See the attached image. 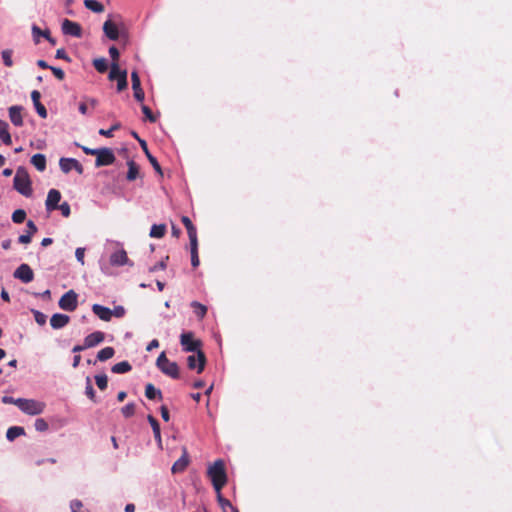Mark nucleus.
<instances>
[{"label": "nucleus", "instance_id": "nucleus-37", "mask_svg": "<svg viewBox=\"0 0 512 512\" xmlns=\"http://www.w3.org/2000/svg\"><path fill=\"white\" fill-rule=\"evenodd\" d=\"M93 66L99 73H104L108 69V63L105 58L94 59Z\"/></svg>", "mask_w": 512, "mask_h": 512}, {"label": "nucleus", "instance_id": "nucleus-59", "mask_svg": "<svg viewBox=\"0 0 512 512\" xmlns=\"http://www.w3.org/2000/svg\"><path fill=\"white\" fill-rule=\"evenodd\" d=\"M79 111L81 114L86 115L88 112V104L86 101L79 104Z\"/></svg>", "mask_w": 512, "mask_h": 512}, {"label": "nucleus", "instance_id": "nucleus-39", "mask_svg": "<svg viewBox=\"0 0 512 512\" xmlns=\"http://www.w3.org/2000/svg\"><path fill=\"white\" fill-rule=\"evenodd\" d=\"M2 60L7 67L13 66V60H12V50L6 49L3 50L1 53Z\"/></svg>", "mask_w": 512, "mask_h": 512}, {"label": "nucleus", "instance_id": "nucleus-1", "mask_svg": "<svg viewBox=\"0 0 512 512\" xmlns=\"http://www.w3.org/2000/svg\"><path fill=\"white\" fill-rule=\"evenodd\" d=\"M207 476L210 478L216 493H219L227 483L224 461L218 459L210 465L207 469Z\"/></svg>", "mask_w": 512, "mask_h": 512}, {"label": "nucleus", "instance_id": "nucleus-41", "mask_svg": "<svg viewBox=\"0 0 512 512\" xmlns=\"http://www.w3.org/2000/svg\"><path fill=\"white\" fill-rule=\"evenodd\" d=\"M217 501L224 512H226L227 507L230 509H232V507H234L228 499H226L222 496L221 491L219 493H217Z\"/></svg>", "mask_w": 512, "mask_h": 512}, {"label": "nucleus", "instance_id": "nucleus-48", "mask_svg": "<svg viewBox=\"0 0 512 512\" xmlns=\"http://www.w3.org/2000/svg\"><path fill=\"white\" fill-rule=\"evenodd\" d=\"M57 209H59L61 214L66 218L71 214L70 205L67 202H63L62 204L58 205Z\"/></svg>", "mask_w": 512, "mask_h": 512}, {"label": "nucleus", "instance_id": "nucleus-50", "mask_svg": "<svg viewBox=\"0 0 512 512\" xmlns=\"http://www.w3.org/2000/svg\"><path fill=\"white\" fill-rule=\"evenodd\" d=\"M55 57L57 59H62L67 62H71V58L68 56V54L66 53V51L63 48H60L56 51Z\"/></svg>", "mask_w": 512, "mask_h": 512}, {"label": "nucleus", "instance_id": "nucleus-29", "mask_svg": "<svg viewBox=\"0 0 512 512\" xmlns=\"http://www.w3.org/2000/svg\"><path fill=\"white\" fill-rule=\"evenodd\" d=\"M132 366L128 361H122L112 366L111 371L116 374H124L131 371Z\"/></svg>", "mask_w": 512, "mask_h": 512}, {"label": "nucleus", "instance_id": "nucleus-33", "mask_svg": "<svg viewBox=\"0 0 512 512\" xmlns=\"http://www.w3.org/2000/svg\"><path fill=\"white\" fill-rule=\"evenodd\" d=\"M115 354V350L113 347H105L103 349H101L98 353H97V360L98 361H106L110 358H112Z\"/></svg>", "mask_w": 512, "mask_h": 512}, {"label": "nucleus", "instance_id": "nucleus-51", "mask_svg": "<svg viewBox=\"0 0 512 512\" xmlns=\"http://www.w3.org/2000/svg\"><path fill=\"white\" fill-rule=\"evenodd\" d=\"M109 54L112 58V62H117L118 63V59H119V50L115 47V46H111L109 48Z\"/></svg>", "mask_w": 512, "mask_h": 512}, {"label": "nucleus", "instance_id": "nucleus-64", "mask_svg": "<svg viewBox=\"0 0 512 512\" xmlns=\"http://www.w3.org/2000/svg\"><path fill=\"white\" fill-rule=\"evenodd\" d=\"M86 349H87V348L85 347V344L83 343V344H81V345H75V346L73 347V349H72V352H73V353H79V352H81V351H83V350H86Z\"/></svg>", "mask_w": 512, "mask_h": 512}, {"label": "nucleus", "instance_id": "nucleus-31", "mask_svg": "<svg viewBox=\"0 0 512 512\" xmlns=\"http://www.w3.org/2000/svg\"><path fill=\"white\" fill-rule=\"evenodd\" d=\"M190 252H191V264L194 268L198 267L200 264L199 256H198V240L194 242H190Z\"/></svg>", "mask_w": 512, "mask_h": 512}, {"label": "nucleus", "instance_id": "nucleus-21", "mask_svg": "<svg viewBox=\"0 0 512 512\" xmlns=\"http://www.w3.org/2000/svg\"><path fill=\"white\" fill-rule=\"evenodd\" d=\"M103 31H104V34L110 40H117L119 38L118 27L111 20H107V21L104 22V24H103Z\"/></svg>", "mask_w": 512, "mask_h": 512}, {"label": "nucleus", "instance_id": "nucleus-40", "mask_svg": "<svg viewBox=\"0 0 512 512\" xmlns=\"http://www.w3.org/2000/svg\"><path fill=\"white\" fill-rule=\"evenodd\" d=\"M96 385L100 390H105L108 385V378L105 374L95 376Z\"/></svg>", "mask_w": 512, "mask_h": 512}, {"label": "nucleus", "instance_id": "nucleus-22", "mask_svg": "<svg viewBox=\"0 0 512 512\" xmlns=\"http://www.w3.org/2000/svg\"><path fill=\"white\" fill-rule=\"evenodd\" d=\"M129 259L125 250H118L110 256V263L115 266L128 264Z\"/></svg>", "mask_w": 512, "mask_h": 512}, {"label": "nucleus", "instance_id": "nucleus-52", "mask_svg": "<svg viewBox=\"0 0 512 512\" xmlns=\"http://www.w3.org/2000/svg\"><path fill=\"white\" fill-rule=\"evenodd\" d=\"M125 315V309L123 306H116L114 310H112V316L117 318H121Z\"/></svg>", "mask_w": 512, "mask_h": 512}, {"label": "nucleus", "instance_id": "nucleus-17", "mask_svg": "<svg viewBox=\"0 0 512 512\" xmlns=\"http://www.w3.org/2000/svg\"><path fill=\"white\" fill-rule=\"evenodd\" d=\"M70 321V317L66 314L56 313L50 318V325L53 329H61Z\"/></svg>", "mask_w": 512, "mask_h": 512}, {"label": "nucleus", "instance_id": "nucleus-54", "mask_svg": "<svg viewBox=\"0 0 512 512\" xmlns=\"http://www.w3.org/2000/svg\"><path fill=\"white\" fill-rule=\"evenodd\" d=\"M82 502L79 500H73L71 501L70 507L72 512H79V510L82 508Z\"/></svg>", "mask_w": 512, "mask_h": 512}, {"label": "nucleus", "instance_id": "nucleus-2", "mask_svg": "<svg viewBox=\"0 0 512 512\" xmlns=\"http://www.w3.org/2000/svg\"><path fill=\"white\" fill-rule=\"evenodd\" d=\"M14 189L25 197L32 195V182L26 168L20 166L16 170L13 180Z\"/></svg>", "mask_w": 512, "mask_h": 512}, {"label": "nucleus", "instance_id": "nucleus-45", "mask_svg": "<svg viewBox=\"0 0 512 512\" xmlns=\"http://www.w3.org/2000/svg\"><path fill=\"white\" fill-rule=\"evenodd\" d=\"M85 394L87 395V397L89 399H91L92 401L96 402V396H95V390L91 384V380L89 377H87V385H86V388H85Z\"/></svg>", "mask_w": 512, "mask_h": 512}, {"label": "nucleus", "instance_id": "nucleus-23", "mask_svg": "<svg viewBox=\"0 0 512 512\" xmlns=\"http://www.w3.org/2000/svg\"><path fill=\"white\" fill-rule=\"evenodd\" d=\"M181 222L183 223V225L185 226V228L187 230L189 241L194 242V241L198 240L197 239V230H196V227L193 225L191 219L188 216H182Z\"/></svg>", "mask_w": 512, "mask_h": 512}, {"label": "nucleus", "instance_id": "nucleus-46", "mask_svg": "<svg viewBox=\"0 0 512 512\" xmlns=\"http://www.w3.org/2000/svg\"><path fill=\"white\" fill-rule=\"evenodd\" d=\"M34 426L39 432H44L48 429V424L43 418L36 419Z\"/></svg>", "mask_w": 512, "mask_h": 512}, {"label": "nucleus", "instance_id": "nucleus-56", "mask_svg": "<svg viewBox=\"0 0 512 512\" xmlns=\"http://www.w3.org/2000/svg\"><path fill=\"white\" fill-rule=\"evenodd\" d=\"M160 412H161V416H162V419L166 422L169 421L170 419V415H169V410L166 406L162 405L160 407Z\"/></svg>", "mask_w": 512, "mask_h": 512}, {"label": "nucleus", "instance_id": "nucleus-57", "mask_svg": "<svg viewBox=\"0 0 512 512\" xmlns=\"http://www.w3.org/2000/svg\"><path fill=\"white\" fill-rule=\"evenodd\" d=\"M32 236L29 233L20 235L18 241L22 244H28L31 242Z\"/></svg>", "mask_w": 512, "mask_h": 512}, {"label": "nucleus", "instance_id": "nucleus-35", "mask_svg": "<svg viewBox=\"0 0 512 512\" xmlns=\"http://www.w3.org/2000/svg\"><path fill=\"white\" fill-rule=\"evenodd\" d=\"M84 5L87 9H89L95 13H101L104 11L103 4L97 0H85Z\"/></svg>", "mask_w": 512, "mask_h": 512}, {"label": "nucleus", "instance_id": "nucleus-25", "mask_svg": "<svg viewBox=\"0 0 512 512\" xmlns=\"http://www.w3.org/2000/svg\"><path fill=\"white\" fill-rule=\"evenodd\" d=\"M8 127L9 125L6 121L0 120V139L4 144L11 145L12 139Z\"/></svg>", "mask_w": 512, "mask_h": 512}, {"label": "nucleus", "instance_id": "nucleus-10", "mask_svg": "<svg viewBox=\"0 0 512 512\" xmlns=\"http://www.w3.org/2000/svg\"><path fill=\"white\" fill-rule=\"evenodd\" d=\"M62 32L65 35L80 38L82 36V27L79 23L64 19L62 22Z\"/></svg>", "mask_w": 512, "mask_h": 512}, {"label": "nucleus", "instance_id": "nucleus-24", "mask_svg": "<svg viewBox=\"0 0 512 512\" xmlns=\"http://www.w3.org/2000/svg\"><path fill=\"white\" fill-rule=\"evenodd\" d=\"M32 165L40 172L46 169V157L44 154H35L31 157Z\"/></svg>", "mask_w": 512, "mask_h": 512}, {"label": "nucleus", "instance_id": "nucleus-30", "mask_svg": "<svg viewBox=\"0 0 512 512\" xmlns=\"http://www.w3.org/2000/svg\"><path fill=\"white\" fill-rule=\"evenodd\" d=\"M166 233L165 224H154L150 229L149 236L152 238H162Z\"/></svg>", "mask_w": 512, "mask_h": 512}, {"label": "nucleus", "instance_id": "nucleus-8", "mask_svg": "<svg viewBox=\"0 0 512 512\" xmlns=\"http://www.w3.org/2000/svg\"><path fill=\"white\" fill-rule=\"evenodd\" d=\"M116 157L110 148H98L96 154L95 166L102 167L111 165L115 162Z\"/></svg>", "mask_w": 512, "mask_h": 512}, {"label": "nucleus", "instance_id": "nucleus-26", "mask_svg": "<svg viewBox=\"0 0 512 512\" xmlns=\"http://www.w3.org/2000/svg\"><path fill=\"white\" fill-rule=\"evenodd\" d=\"M145 396L149 400H154L156 398L162 400V392L159 389L155 388V386L151 383H148L145 386Z\"/></svg>", "mask_w": 512, "mask_h": 512}, {"label": "nucleus", "instance_id": "nucleus-42", "mask_svg": "<svg viewBox=\"0 0 512 512\" xmlns=\"http://www.w3.org/2000/svg\"><path fill=\"white\" fill-rule=\"evenodd\" d=\"M121 412L124 417L129 418L135 414V404L128 403L124 407H122Z\"/></svg>", "mask_w": 512, "mask_h": 512}, {"label": "nucleus", "instance_id": "nucleus-19", "mask_svg": "<svg viewBox=\"0 0 512 512\" xmlns=\"http://www.w3.org/2000/svg\"><path fill=\"white\" fill-rule=\"evenodd\" d=\"M40 97H41V94H40L39 91L33 90L31 92V99L33 101V104L35 106V109H36L38 115L41 118H46L47 117V110H46L45 106L40 102Z\"/></svg>", "mask_w": 512, "mask_h": 512}, {"label": "nucleus", "instance_id": "nucleus-55", "mask_svg": "<svg viewBox=\"0 0 512 512\" xmlns=\"http://www.w3.org/2000/svg\"><path fill=\"white\" fill-rule=\"evenodd\" d=\"M37 232V227L32 220L27 222V233L33 236Z\"/></svg>", "mask_w": 512, "mask_h": 512}, {"label": "nucleus", "instance_id": "nucleus-34", "mask_svg": "<svg viewBox=\"0 0 512 512\" xmlns=\"http://www.w3.org/2000/svg\"><path fill=\"white\" fill-rule=\"evenodd\" d=\"M25 431L23 427L13 426L7 430L6 437L9 441L15 440L17 437L24 435Z\"/></svg>", "mask_w": 512, "mask_h": 512}, {"label": "nucleus", "instance_id": "nucleus-36", "mask_svg": "<svg viewBox=\"0 0 512 512\" xmlns=\"http://www.w3.org/2000/svg\"><path fill=\"white\" fill-rule=\"evenodd\" d=\"M191 307L193 308L194 313L198 317V319L201 320V319H203L206 316L207 307L204 306L203 304H201V303H199L197 301H193L191 303Z\"/></svg>", "mask_w": 512, "mask_h": 512}, {"label": "nucleus", "instance_id": "nucleus-20", "mask_svg": "<svg viewBox=\"0 0 512 512\" xmlns=\"http://www.w3.org/2000/svg\"><path fill=\"white\" fill-rule=\"evenodd\" d=\"M92 311L95 315H97L103 321H110L112 318V310L108 307H104L100 304H94L92 306Z\"/></svg>", "mask_w": 512, "mask_h": 512}, {"label": "nucleus", "instance_id": "nucleus-43", "mask_svg": "<svg viewBox=\"0 0 512 512\" xmlns=\"http://www.w3.org/2000/svg\"><path fill=\"white\" fill-rule=\"evenodd\" d=\"M141 109L149 122L155 123L157 121V117L153 114L152 110L148 106L142 105Z\"/></svg>", "mask_w": 512, "mask_h": 512}, {"label": "nucleus", "instance_id": "nucleus-58", "mask_svg": "<svg viewBox=\"0 0 512 512\" xmlns=\"http://www.w3.org/2000/svg\"><path fill=\"white\" fill-rule=\"evenodd\" d=\"M166 268V263L164 261H160L159 263L155 264L153 267L150 268L151 272L157 271L159 269L164 270Z\"/></svg>", "mask_w": 512, "mask_h": 512}, {"label": "nucleus", "instance_id": "nucleus-6", "mask_svg": "<svg viewBox=\"0 0 512 512\" xmlns=\"http://www.w3.org/2000/svg\"><path fill=\"white\" fill-rule=\"evenodd\" d=\"M180 343L183 350L186 352L198 353L202 346V342L199 339H195L192 332L182 333L180 336Z\"/></svg>", "mask_w": 512, "mask_h": 512}, {"label": "nucleus", "instance_id": "nucleus-9", "mask_svg": "<svg viewBox=\"0 0 512 512\" xmlns=\"http://www.w3.org/2000/svg\"><path fill=\"white\" fill-rule=\"evenodd\" d=\"M206 364V356L202 350H199L197 355H190L187 358V365L189 369H196L198 373H201Z\"/></svg>", "mask_w": 512, "mask_h": 512}, {"label": "nucleus", "instance_id": "nucleus-38", "mask_svg": "<svg viewBox=\"0 0 512 512\" xmlns=\"http://www.w3.org/2000/svg\"><path fill=\"white\" fill-rule=\"evenodd\" d=\"M26 219V212L23 209H17L12 214V221L14 223H23Z\"/></svg>", "mask_w": 512, "mask_h": 512}, {"label": "nucleus", "instance_id": "nucleus-16", "mask_svg": "<svg viewBox=\"0 0 512 512\" xmlns=\"http://www.w3.org/2000/svg\"><path fill=\"white\" fill-rule=\"evenodd\" d=\"M139 144L143 150V152L145 153L147 159L149 160L150 164L153 166V168L155 169V171L160 174V175H163L162 173V169H161V166L159 164V162L157 161V159L150 153L149 149H148V145H147V142L143 139H139Z\"/></svg>", "mask_w": 512, "mask_h": 512}, {"label": "nucleus", "instance_id": "nucleus-15", "mask_svg": "<svg viewBox=\"0 0 512 512\" xmlns=\"http://www.w3.org/2000/svg\"><path fill=\"white\" fill-rule=\"evenodd\" d=\"M22 111L23 107L18 105L11 106L8 110L10 121L17 127L23 126Z\"/></svg>", "mask_w": 512, "mask_h": 512}, {"label": "nucleus", "instance_id": "nucleus-3", "mask_svg": "<svg viewBox=\"0 0 512 512\" xmlns=\"http://www.w3.org/2000/svg\"><path fill=\"white\" fill-rule=\"evenodd\" d=\"M156 366L158 369L165 375L173 378L178 379L180 377L179 373V366L176 362L170 361L165 352H162L157 360H156Z\"/></svg>", "mask_w": 512, "mask_h": 512}, {"label": "nucleus", "instance_id": "nucleus-60", "mask_svg": "<svg viewBox=\"0 0 512 512\" xmlns=\"http://www.w3.org/2000/svg\"><path fill=\"white\" fill-rule=\"evenodd\" d=\"M82 150L85 154L94 155V156H96V154L98 152V149H92V148H88V147H82Z\"/></svg>", "mask_w": 512, "mask_h": 512}, {"label": "nucleus", "instance_id": "nucleus-44", "mask_svg": "<svg viewBox=\"0 0 512 512\" xmlns=\"http://www.w3.org/2000/svg\"><path fill=\"white\" fill-rule=\"evenodd\" d=\"M121 127V124L119 122L113 124L111 126L110 129L108 130H105V129H100L99 130V134L102 135V136H105V137H112L113 136V132L120 129Z\"/></svg>", "mask_w": 512, "mask_h": 512}, {"label": "nucleus", "instance_id": "nucleus-12", "mask_svg": "<svg viewBox=\"0 0 512 512\" xmlns=\"http://www.w3.org/2000/svg\"><path fill=\"white\" fill-rule=\"evenodd\" d=\"M131 82H132V89L134 92V98L138 102H143V100L145 98V93L141 87L140 77L136 70L132 71V73H131Z\"/></svg>", "mask_w": 512, "mask_h": 512}, {"label": "nucleus", "instance_id": "nucleus-53", "mask_svg": "<svg viewBox=\"0 0 512 512\" xmlns=\"http://www.w3.org/2000/svg\"><path fill=\"white\" fill-rule=\"evenodd\" d=\"M84 255H85V249L84 248H77L75 251L76 259L83 265L84 264Z\"/></svg>", "mask_w": 512, "mask_h": 512}, {"label": "nucleus", "instance_id": "nucleus-28", "mask_svg": "<svg viewBox=\"0 0 512 512\" xmlns=\"http://www.w3.org/2000/svg\"><path fill=\"white\" fill-rule=\"evenodd\" d=\"M127 165L128 172L126 178L128 181H134L139 176V166L133 160L128 161Z\"/></svg>", "mask_w": 512, "mask_h": 512}, {"label": "nucleus", "instance_id": "nucleus-5", "mask_svg": "<svg viewBox=\"0 0 512 512\" xmlns=\"http://www.w3.org/2000/svg\"><path fill=\"white\" fill-rule=\"evenodd\" d=\"M108 78L111 81H117V90L119 92L125 90L128 86L127 71L120 70L117 62H112Z\"/></svg>", "mask_w": 512, "mask_h": 512}, {"label": "nucleus", "instance_id": "nucleus-7", "mask_svg": "<svg viewBox=\"0 0 512 512\" xmlns=\"http://www.w3.org/2000/svg\"><path fill=\"white\" fill-rule=\"evenodd\" d=\"M78 295L74 290H69L65 294H63L59 300V307L62 310L72 312L77 308L78 305Z\"/></svg>", "mask_w": 512, "mask_h": 512}, {"label": "nucleus", "instance_id": "nucleus-18", "mask_svg": "<svg viewBox=\"0 0 512 512\" xmlns=\"http://www.w3.org/2000/svg\"><path fill=\"white\" fill-rule=\"evenodd\" d=\"M188 464L189 456L186 450L184 449L182 456L172 465L171 471L173 474L181 473L187 468Z\"/></svg>", "mask_w": 512, "mask_h": 512}, {"label": "nucleus", "instance_id": "nucleus-47", "mask_svg": "<svg viewBox=\"0 0 512 512\" xmlns=\"http://www.w3.org/2000/svg\"><path fill=\"white\" fill-rule=\"evenodd\" d=\"M33 314H34V319H35L36 323H38L41 326L46 323L47 316L44 313H42L38 310H33Z\"/></svg>", "mask_w": 512, "mask_h": 512}, {"label": "nucleus", "instance_id": "nucleus-27", "mask_svg": "<svg viewBox=\"0 0 512 512\" xmlns=\"http://www.w3.org/2000/svg\"><path fill=\"white\" fill-rule=\"evenodd\" d=\"M76 162L77 160L74 158H61L59 160V166L61 171L65 174L69 173L71 170L74 169V163Z\"/></svg>", "mask_w": 512, "mask_h": 512}, {"label": "nucleus", "instance_id": "nucleus-13", "mask_svg": "<svg viewBox=\"0 0 512 512\" xmlns=\"http://www.w3.org/2000/svg\"><path fill=\"white\" fill-rule=\"evenodd\" d=\"M105 340V333L102 331H95L84 338V344L87 349L93 348Z\"/></svg>", "mask_w": 512, "mask_h": 512}, {"label": "nucleus", "instance_id": "nucleus-11", "mask_svg": "<svg viewBox=\"0 0 512 512\" xmlns=\"http://www.w3.org/2000/svg\"><path fill=\"white\" fill-rule=\"evenodd\" d=\"M13 276L21 280L23 283H29L34 279V272L28 264H21L15 271Z\"/></svg>", "mask_w": 512, "mask_h": 512}, {"label": "nucleus", "instance_id": "nucleus-63", "mask_svg": "<svg viewBox=\"0 0 512 512\" xmlns=\"http://www.w3.org/2000/svg\"><path fill=\"white\" fill-rule=\"evenodd\" d=\"M74 170H76L77 173L80 174V175L83 174V172H84V168H83L82 164L78 160H77L76 163H74Z\"/></svg>", "mask_w": 512, "mask_h": 512}, {"label": "nucleus", "instance_id": "nucleus-62", "mask_svg": "<svg viewBox=\"0 0 512 512\" xmlns=\"http://www.w3.org/2000/svg\"><path fill=\"white\" fill-rule=\"evenodd\" d=\"M2 401H3V403H6V404H14V405H16L17 399H14L13 397H10V396H4L2 398Z\"/></svg>", "mask_w": 512, "mask_h": 512}, {"label": "nucleus", "instance_id": "nucleus-32", "mask_svg": "<svg viewBox=\"0 0 512 512\" xmlns=\"http://www.w3.org/2000/svg\"><path fill=\"white\" fill-rule=\"evenodd\" d=\"M148 421L152 427V430H153V434H154V437L155 439L158 441V443L160 444L161 443V432H160V425H159V422L157 421V419L155 417H153L152 415H148Z\"/></svg>", "mask_w": 512, "mask_h": 512}, {"label": "nucleus", "instance_id": "nucleus-61", "mask_svg": "<svg viewBox=\"0 0 512 512\" xmlns=\"http://www.w3.org/2000/svg\"><path fill=\"white\" fill-rule=\"evenodd\" d=\"M159 346V341L157 339H153L147 346V350L151 351L154 348H157Z\"/></svg>", "mask_w": 512, "mask_h": 512}, {"label": "nucleus", "instance_id": "nucleus-49", "mask_svg": "<svg viewBox=\"0 0 512 512\" xmlns=\"http://www.w3.org/2000/svg\"><path fill=\"white\" fill-rule=\"evenodd\" d=\"M50 70L52 71V73L54 74V76H55L58 80H63V79H64V77H65V73H64V71H63L61 68L51 66V67H50Z\"/></svg>", "mask_w": 512, "mask_h": 512}, {"label": "nucleus", "instance_id": "nucleus-4", "mask_svg": "<svg viewBox=\"0 0 512 512\" xmlns=\"http://www.w3.org/2000/svg\"><path fill=\"white\" fill-rule=\"evenodd\" d=\"M16 406L25 414L38 415L41 414L45 409L43 402L34 399L18 398Z\"/></svg>", "mask_w": 512, "mask_h": 512}, {"label": "nucleus", "instance_id": "nucleus-14", "mask_svg": "<svg viewBox=\"0 0 512 512\" xmlns=\"http://www.w3.org/2000/svg\"><path fill=\"white\" fill-rule=\"evenodd\" d=\"M61 200V193L56 189H51L48 192L46 199V209L47 211H53L58 208L59 202Z\"/></svg>", "mask_w": 512, "mask_h": 512}]
</instances>
